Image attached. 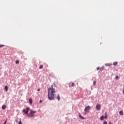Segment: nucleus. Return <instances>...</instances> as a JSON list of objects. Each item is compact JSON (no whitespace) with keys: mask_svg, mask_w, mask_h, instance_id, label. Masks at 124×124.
<instances>
[{"mask_svg":"<svg viewBox=\"0 0 124 124\" xmlns=\"http://www.w3.org/2000/svg\"><path fill=\"white\" fill-rule=\"evenodd\" d=\"M56 93H57V90L54 89L53 85L48 89V95L49 100H54V99H56V94H55Z\"/></svg>","mask_w":124,"mask_h":124,"instance_id":"f257e3e1","label":"nucleus"},{"mask_svg":"<svg viewBox=\"0 0 124 124\" xmlns=\"http://www.w3.org/2000/svg\"><path fill=\"white\" fill-rule=\"evenodd\" d=\"M36 113V111H33L31 110L29 114H28L29 117H33L34 116V114Z\"/></svg>","mask_w":124,"mask_h":124,"instance_id":"f03ea898","label":"nucleus"},{"mask_svg":"<svg viewBox=\"0 0 124 124\" xmlns=\"http://www.w3.org/2000/svg\"><path fill=\"white\" fill-rule=\"evenodd\" d=\"M26 110L25 109H23V113H24V114H25V115H28V114H29V111H30V110H31V109L30 108H27Z\"/></svg>","mask_w":124,"mask_h":124,"instance_id":"7ed1b4c3","label":"nucleus"},{"mask_svg":"<svg viewBox=\"0 0 124 124\" xmlns=\"http://www.w3.org/2000/svg\"><path fill=\"white\" fill-rule=\"evenodd\" d=\"M90 109H91V107L90 106H88L85 108V109H84L85 112H90Z\"/></svg>","mask_w":124,"mask_h":124,"instance_id":"20e7f679","label":"nucleus"},{"mask_svg":"<svg viewBox=\"0 0 124 124\" xmlns=\"http://www.w3.org/2000/svg\"><path fill=\"white\" fill-rule=\"evenodd\" d=\"M101 108V106L100 105V104H98L96 106V110H98V111H99V110H100Z\"/></svg>","mask_w":124,"mask_h":124,"instance_id":"39448f33","label":"nucleus"},{"mask_svg":"<svg viewBox=\"0 0 124 124\" xmlns=\"http://www.w3.org/2000/svg\"><path fill=\"white\" fill-rule=\"evenodd\" d=\"M78 116H79V118H80V119H81V120H85V118H84V117L82 116L81 115V114L79 113V114H78Z\"/></svg>","mask_w":124,"mask_h":124,"instance_id":"423d86ee","label":"nucleus"},{"mask_svg":"<svg viewBox=\"0 0 124 124\" xmlns=\"http://www.w3.org/2000/svg\"><path fill=\"white\" fill-rule=\"evenodd\" d=\"M6 108V105H3L2 106V109L3 110H5Z\"/></svg>","mask_w":124,"mask_h":124,"instance_id":"0eeeda50","label":"nucleus"},{"mask_svg":"<svg viewBox=\"0 0 124 124\" xmlns=\"http://www.w3.org/2000/svg\"><path fill=\"white\" fill-rule=\"evenodd\" d=\"M119 114L121 116H123L124 115V111H123V110L120 111Z\"/></svg>","mask_w":124,"mask_h":124,"instance_id":"6e6552de","label":"nucleus"},{"mask_svg":"<svg viewBox=\"0 0 124 124\" xmlns=\"http://www.w3.org/2000/svg\"><path fill=\"white\" fill-rule=\"evenodd\" d=\"M4 90L5 91V92H7L8 91V87H7V86H6L5 87V89Z\"/></svg>","mask_w":124,"mask_h":124,"instance_id":"1a4fd4ad","label":"nucleus"},{"mask_svg":"<svg viewBox=\"0 0 124 124\" xmlns=\"http://www.w3.org/2000/svg\"><path fill=\"white\" fill-rule=\"evenodd\" d=\"M104 118H105V116H101V117H100V120H101V121H103V120H104Z\"/></svg>","mask_w":124,"mask_h":124,"instance_id":"9d476101","label":"nucleus"},{"mask_svg":"<svg viewBox=\"0 0 124 124\" xmlns=\"http://www.w3.org/2000/svg\"><path fill=\"white\" fill-rule=\"evenodd\" d=\"M29 102H30V104H32V99L31 98L29 99Z\"/></svg>","mask_w":124,"mask_h":124,"instance_id":"9b49d317","label":"nucleus"},{"mask_svg":"<svg viewBox=\"0 0 124 124\" xmlns=\"http://www.w3.org/2000/svg\"><path fill=\"white\" fill-rule=\"evenodd\" d=\"M74 86H75V84H74V83L72 82V85H69V87H74Z\"/></svg>","mask_w":124,"mask_h":124,"instance_id":"f8f14e48","label":"nucleus"},{"mask_svg":"<svg viewBox=\"0 0 124 124\" xmlns=\"http://www.w3.org/2000/svg\"><path fill=\"white\" fill-rule=\"evenodd\" d=\"M106 66H110V65H112V64H110V63H107L105 64Z\"/></svg>","mask_w":124,"mask_h":124,"instance_id":"ddd939ff","label":"nucleus"},{"mask_svg":"<svg viewBox=\"0 0 124 124\" xmlns=\"http://www.w3.org/2000/svg\"><path fill=\"white\" fill-rule=\"evenodd\" d=\"M113 65H117V64H118V62H114L113 63Z\"/></svg>","mask_w":124,"mask_h":124,"instance_id":"4468645a","label":"nucleus"},{"mask_svg":"<svg viewBox=\"0 0 124 124\" xmlns=\"http://www.w3.org/2000/svg\"><path fill=\"white\" fill-rule=\"evenodd\" d=\"M103 69H104V66H102L100 68V71H102V70H103Z\"/></svg>","mask_w":124,"mask_h":124,"instance_id":"2eb2a0df","label":"nucleus"},{"mask_svg":"<svg viewBox=\"0 0 124 124\" xmlns=\"http://www.w3.org/2000/svg\"><path fill=\"white\" fill-rule=\"evenodd\" d=\"M57 99L58 100H61V97L60 96V95H58L57 96Z\"/></svg>","mask_w":124,"mask_h":124,"instance_id":"dca6fc26","label":"nucleus"},{"mask_svg":"<svg viewBox=\"0 0 124 124\" xmlns=\"http://www.w3.org/2000/svg\"><path fill=\"white\" fill-rule=\"evenodd\" d=\"M39 68L40 69H42V68H43V65H40Z\"/></svg>","mask_w":124,"mask_h":124,"instance_id":"f3484780","label":"nucleus"},{"mask_svg":"<svg viewBox=\"0 0 124 124\" xmlns=\"http://www.w3.org/2000/svg\"><path fill=\"white\" fill-rule=\"evenodd\" d=\"M20 63V61H19V60H17L16 62V64H18V63Z\"/></svg>","mask_w":124,"mask_h":124,"instance_id":"a211bd4d","label":"nucleus"},{"mask_svg":"<svg viewBox=\"0 0 124 124\" xmlns=\"http://www.w3.org/2000/svg\"><path fill=\"white\" fill-rule=\"evenodd\" d=\"M115 79H116V80H118V79H119V76H116L115 77Z\"/></svg>","mask_w":124,"mask_h":124,"instance_id":"6ab92c4d","label":"nucleus"},{"mask_svg":"<svg viewBox=\"0 0 124 124\" xmlns=\"http://www.w3.org/2000/svg\"><path fill=\"white\" fill-rule=\"evenodd\" d=\"M1 47H4V45H0V48H1Z\"/></svg>","mask_w":124,"mask_h":124,"instance_id":"aec40b11","label":"nucleus"},{"mask_svg":"<svg viewBox=\"0 0 124 124\" xmlns=\"http://www.w3.org/2000/svg\"><path fill=\"white\" fill-rule=\"evenodd\" d=\"M96 84V81H94V82H93V85H94V86H95V85Z\"/></svg>","mask_w":124,"mask_h":124,"instance_id":"412c9836","label":"nucleus"},{"mask_svg":"<svg viewBox=\"0 0 124 124\" xmlns=\"http://www.w3.org/2000/svg\"><path fill=\"white\" fill-rule=\"evenodd\" d=\"M96 69H97V70H98L99 69H100V68H99V67H97L96 68Z\"/></svg>","mask_w":124,"mask_h":124,"instance_id":"4be33fe9","label":"nucleus"},{"mask_svg":"<svg viewBox=\"0 0 124 124\" xmlns=\"http://www.w3.org/2000/svg\"><path fill=\"white\" fill-rule=\"evenodd\" d=\"M103 124H108V123L106 121H105Z\"/></svg>","mask_w":124,"mask_h":124,"instance_id":"5701e85b","label":"nucleus"},{"mask_svg":"<svg viewBox=\"0 0 124 124\" xmlns=\"http://www.w3.org/2000/svg\"><path fill=\"white\" fill-rule=\"evenodd\" d=\"M18 124H22V122L21 121H19L18 122Z\"/></svg>","mask_w":124,"mask_h":124,"instance_id":"b1692460","label":"nucleus"},{"mask_svg":"<svg viewBox=\"0 0 124 124\" xmlns=\"http://www.w3.org/2000/svg\"><path fill=\"white\" fill-rule=\"evenodd\" d=\"M105 119L106 120V119H107V118H108L107 115H106V116H105Z\"/></svg>","mask_w":124,"mask_h":124,"instance_id":"393cba45","label":"nucleus"},{"mask_svg":"<svg viewBox=\"0 0 124 124\" xmlns=\"http://www.w3.org/2000/svg\"><path fill=\"white\" fill-rule=\"evenodd\" d=\"M39 102H40V103H42V100H40Z\"/></svg>","mask_w":124,"mask_h":124,"instance_id":"a878e982","label":"nucleus"},{"mask_svg":"<svg viewBox=\"0 0 124 124\" xmlns=\"http://www.w3.org/2000/svg\"><path fill=\"white\" fill-rule=\"evenodd\" d=\"M105 116H107V112H105Z\"/></svg>","mask_w":124,"mask_h":124,"instance_id":"bb28decb","label":"nucleus"},{"mask_svg":"<svg viewBox=\"0 0 124 124\" xmlns=\"http://www.w3.org/2000/svg\"><path fill=\"white\" fill-rule=\"evenodd\" d=\"M37 91H38V92H39V91H40V89H37Z\"/></svg>","mask_w":124,"mask_h":124,"instance_id":"cd10ccee","label":"nucleus"},{"mask_svg":"<svg viewBox=\"0 0 124 124\" xmlns=\"http://www.w3.org/2000/svg\"><path fill=\"white\" fill-rule=\"evenodd\" d=\"M109 124H113V123H112V122H109Z\"/></svg>","mask_w":124,"mask_h":124,"instance_id":"c85d7f7f","label":"nucleus"},{"mask_svg":"<svg viewBox=\"0 0 124 124\" xmlns=\"http://www.w3.org/2000/svg\"><path fill=\"white\" fill-rule=\"evenodd\" d=\"M3 124H6V121H5Z\"/></svg>","mask_w":124,"mask_h":124,"instance_id":"c756f323","label":"nucleus"}]
</instances>
